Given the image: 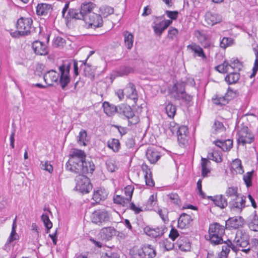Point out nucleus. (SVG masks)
I'll return each instance as SVG.
<instances>
[{"label":"nucleus","mask_w":258,"mask_h":258,"mask_svg":"<svg viewBox=\"0 0 258 258\" xmlns=\"http://www.w3.org/2000/svg\"><path fill=\"white\" fill-rule=\"evenodd\" d=\"M225 226L218 223L211 224L209 228V241L213 245L222 244L224 240L222 238L225 234Z\"/></svg>","instance_id":"obj_1"},{"label":"nucleus","mask_w":258,"mask_h":258,"mask_svg":"<svg viewBox=\"0 0 258 258\" xmlns=\"http://www.w3.org/2000/svg\"><path fill=\"white\" fill-rule=\"evenodd\" d=\"M171 96L176 100H181L186 104L192 103V96L185 91V85L182 83H175L170 90Z\"/></svg>","instance_id":"obj_2"},{"label":"nucleus","mask_w":258,"mask_h":258,"mask_svg":"<svg viewBox=\"0 0 258 258\" xmlns=\"http://www.w3.org/2000/svg\"><path fill=\"white\" fill-rule=\"evenodd\" d=\"M33 21L30 18L21 17L17 21V31L11 34L13 37L27 36L31 34Z\"/></svg>","instance_id":"obj_3"},{"label":"nucleus","mask_w":258,"mask_h":258,"mask_svg":"<svg viewBox=\"0 0 258 258\" xmlns=\"http://www.w3.org/2000/svg\"><path fill=\"white\" fill-rule=\"evenodd\" d=\"M249 239V235L246 232L243 230H238L236 231L233 243L236 246L237 250H240L238 248L240 247L242 248L240 250L248 253L250 250Z\"/></svg>","instance_id":"obj_4"},{"label":"nucleus","mask_w":258,"mask_h":258,"mask_svg":"<svg viewBox=\"0 0 258 258\" xmlns=\"http://www.w3.org/2000/svg\"><path fill=\"white\" fill-rule=\"evenodd\" d=\"M118 113L128 119V125L136 124L140 121L139 116L135 115L131 107L126 104H122L119 105Z\"/></svg>","instance_id":"obj_5"},{"label":"nucleus","mask_w":258,"mask_h":258,"mask_svg":"<svg viewBox=\"0 0 258 258\" xmlns=\"http://www.w3.org/2000/svg\"><path fill=\"white\" fill-rule=\"evenodd\" d=\"M111 215L105 210H97L94 211L91 216L92 222L99 226L110 221Z\"/></svg>","instance_id":"obj_6"},{"label":"nucleus","mask_w":258,"mask_h":258,"mask_svg":"<svg viewBox=\"0 0 258 258\" xmlns=\"http://www.w3.org/2000/svg\"><path fill=\"white\" fill-rule=\"evenodd\" d=\"M77 190L82 193H88L92 189V186L89 178L84 175H78L76 177Z\"/></svg>","instance_id":"obj_7"},{"label":"nucleus","mask_w":258,"mask_h":258,"mask_svg":"<svg viewBox=\"0 0 258 258\" xmlns=\"http://www.w3.org/2000/svg\"><path fill=\"white\" fill-rule=\"evenodd\" d=\"M84 21L88 25V28L95 29L101 27L103 25V20L101 16L95 13H90V15L86 16Z\"/></svg>","instance_id":"obj_8"},{"label":"nucleus","mask_w":258,"mask_h":258,"mask_svg":"<svg viewBox=\"0 0 258 258\" xmlns=\"http://www.w3.org/2000/svg\"><path fill=\"white\" fill-rule=\"evenodd\" d=\"M237 136L238 144H241L243 146L246 144H250L253 141V136L246 126H243L241 127L238 132Z\"/></svg>","instance_id":"obj_9"},{"label":"nucleus","mask_w":258,"mask_h":258,"mask_svg":"<svg viewBox=\"0 0 258 258\" xmlns=\"http://www.w3.org/2000/svg\"><path fill=\"white\" fill-rule=\"evenodd\" d=\"M246 197L240 195L232 200H229L228 203L229 208L231 211L237 213H240L246 206Z\"/></svg>","instance_id":"obj_10"},{"label":"nucleus","mask_w":258,"mask_h":258,"mask_svg":"<svg viewBox=\"0 0 258 258\" xmlns=\"http://www.w3.org/2000/svg\"><path fill=\"white\" fill-rule=\"evenodd\" d=\"M84 161L69 160L66 164V168L68 170L78 174L83 175V172L87 171L86 168H83Z\"/></svg>","instance_id":"obj_11"},{"label":"nucleus","mask_w":258,"mask_h":258,"mask_svg":"<svg viewBox=\"0 0 258 258\" xmlns=\"http://www.w3.org/2000/svg\"><path fill=\"white\" fill-rule=\"evenodd\" d=\"M117 230L112 226L103 227L101 229L98 233V237L105 241H109L112 238L115 236L117 233Z\"/></svg>","instance_id":"obj_12"},{"label":"nucleus","mask_w":258,"mask_h":258,"mask_svg":"<svg viewBox=\"0 0 258 258\" xmlns=\"http://www.w3.org/2000/svg\"><path fill=\"white\" fill-rule=\"evenodd\" d=\"M167 231L164 226H158L156 228H152L146 226L144 228L145 232L149 236L156 238L162 236Z\"/></svg>","instance_id":"obj_13"},{"label":"nucleus","mask_w":258,"mask_h":258,"mask_svg":"<svg viewBox=\"0 0 258 258\" xmlns=\"http://www.w3.org/2000/svg\"><path fill=\"white\" fill-rule=\"evenodd\" d=\"M188 128L184 125L179 126L176 135L181 146H184L187 142Z\"/></svg>","instance_id":"obj_14"},{"label":"nucleus","mask_w":258,"mask_h":258,"mask_svg":"<svg viewBox=\"0 0 258 258\" xmlns=\"http://www.w3.org/2000/svg\"><path fill=\"white\" fill-rule=\"evenodd\" d=\"M243 224V219L240 217H233L228 219L225 222V227L229 229H236L241 227Z\"/></svg>","instance_id":"obj_15"},{"label":"nucleus","mask_w":258,"mask_h":258,"mask_svg":"<svg viewBox=\"0 0 258 258\" xmlns=\"http://www.w3.org/2000/svg\"><path fill=\"white\" fill-rule=\"evenodd\" d=\"M170 20H165L159 22L154 23L153 29L155 33L160 36L164 31L172 23Z\"/></svg>","instance_id":"obj_16"},{"label":"nucleus","mask_w":258,"mask_h":258,"mask_svg":"<svg viewBox=\"0 0 258 258\" xmlns=\"http://www.w3.org/2000/svg\"><path fill=\"white\" fill-rule=\"evenodd\" d=\"M32 48L34 52L38 55H45L48 52L46 44L40 41H34L32 43Z\"/></svg>","instance_id":"obj_17"},{"label":"nucleus","mask_w":258,"mask_h":258,"mask_svg":"<svg viewBox=\"0 0 258 258\" xmlns=\"http://www.w3.org/2000/svg\"><path fill=\"white\" fill-rule=\"evenodd\" d=\"M192 221L191 216L186 213H182L178 220V227L180 229L188 228Z\"/></svg>","instance_id":"obj_18"},{"label":"nucleus","mask_w":258,"mask_h":258,"mask_svg":"<svg viewBox=\"0 0 258 258\" xmlns=\"http://www.w3.org/2000/svg\"><path fill=\"white\" fill-rule=\"evenodd\" d=\"M223 243H224V245L222 246L219 258H227V255L229 252L230 249L235 252L237 251L236 246H235V244H233L231 240L228 239L227 241H224Z\"/></svg>","instance_id":"obj_19"},{"label":"nucleus","mask_w":258,"mask_h":258,"mask_svg":"<svg viewBox=\"0 0 258 258\" xmlns=\"http://www.w3.org/2000/svg\"><path fill=\"white\" fill-rule=\"evenodd\" d=\"M205 21L207 24L211 26H214L219 23L222 21V17L218 14L208 12L206 13Z\"/></svg>","instance_id":"obj_20"},{"label":"nucleus","mask_w":258,"mask_h":258,"mask_svg":"<svg viewBox=\"0 0 258 258\" xmlns=\"http://www.w3.org/2000/svg\"><path fill=\"white\" fill-rule=\"evenodd\" d=\"M59 78V74L53 70L48 71L43 76L45 82L48 86H52L53 83L57 82Z\"/></svg>","instance_id":"obj_21"},{"label":"nucleus","mask_w":258,"mask_h":258,"mask_svg":"<svg viewBox=\"0 0 258 258\" xmlns=\"http://www.w3.org/2000/svg\"><path fill=\"white\" fill-rule=\"evenodd\" d=\"M147 159L151 164L156 163L160 158V153L155 148H148L146 154Z\"/></svg>","instance_id":"obj_22"},{"label":"nucleus","mask_w":258,"mask_h":258,"mask_svg":"<svg viewBox=\"0 0 258 258\" xmlns=\"http://www.w3.org/2000/svg\"><path fill=\"white\" fill-rule=\"evenodd\" d=\"M209 199L213 201L214 204L221 209H224L228 205L227 200L223 195H217L209 197Z\"/></svg>","instance_id":"obj_23"},{"label":"nucleus","mask_w":258,"mask_h":258,"mask_svg":"<svg viewBox=\"0 0 258 258\" xmlns=\"http://www.w3.org/2000/svg\"><path fill=\"white\" fill-rule=\"evenodd\" d=\"M126 96L134 100L136 103L138 99L137 91L135 85L132 83H129L126 87Z\"/></svg>","instance_id":"obj_24"},{"label":"nucleus","mask_w":258,"mask_h":258,"mask_svg":"<svg viewBox=\"0 0 258 258\" xmlns=\"http://www.w3.org/2000/svg\"><path fill=\"white\" fill-rule=\"evenodd\" d=\"M52 6L50 4H39L36 7V13L39 16H45L51 12Z\"/></svg>","instance_id":"obj_25"},{"label":"nucleus","mask_w":258,"mask_h":258,"mask_svg":"<svg viewBox=\"0 0 258 258\" xmlns=\"http://www.w3.org/2000/svg\"><path fill=\"white\" fill-rule=\"evenodd\" d=\"M72 19L84 20L83 15L81 11L79 12L78 10L74 9H69L65 17V19L67 22L70 21Z\"/></svg>","instance_id":"obj_26"},{"label":"nucleus","mask_w":258,"mask_h":258,"mask_svg":"<svg viewBox=\"0 0 258 258\" xmlns=\"http://www.w3.org/2000/svg\"><path fill=\"white\" fill-rule=\"evenodd\" d=\"M95 5L92 2H84L82 4L80 8V11L83 15L84 19L86 16L90 15V13H93L92 11L95 8Z\"/></svg>","instance_id":"obj_27"},{"label":"nucleus","mask_w":258,"mask_h":258,"mask_svg":"<svg viewBox=\"0 0 258 258\" xmlns=\"http://www.w3.org/2000/svg\"><path fill=\"white\" fill-rule=\"evenodd\" d=\"M102 107L104 113L108 116H112L116 112L118 113V106H116L113 104H110L109 102L105 101L103 103Z\"/></svg>","instance_id":"obj_28"},{"label":"nucleus","mask_w":258,"mask_h":258,"mask_svg":"<svg viewBox=\"0 0 258 258\" xmlns=\"http://www.w3.org/2000/svg\"><path fill=\"white\" fill-rule=\"evenodd\" d=\"M187 47L188 49L191 50L195 53L196 55L195 56L201 57L203 59H206L207 58L206 55H205L202 48L196 43H192L188 45Z\"/></svg>","instance_id":"obj_29"},{"label":"nucleus","mask_w":258,"mask_h":258,"mask_svg":"<svg viewBox=\"0 0 258 258\" xmlns=\"http://www.w3.org/2000/svg\"><path fill=\"white\" fill-rule=\"evenodd\" d=\"M71 158L69 160L73 161H85L86 159V154L84 151L79 149H74L71 155Z\"/></svg>","instance_id":"obj_30"},{"label":"nucleus","mask_w":258,"mask_h":258,"mask_svg":"<svg viewBox=\"0 0 258 258\" xmlns=\"http://www.w3.org/2000/svg\"><path fill=\"white\" fill-rule=\"evenodd\" d=\"M216 146L220 147L223 151H229L233 146V141L231 140H226L224 141L217 140L215 142Z\"/></svg>","instance_id":"obj_31"},{"label":"nucleus","mask_w":258,"mask_h":258,"mask_svg":"<svg viewBox=\"0 0 258 258\" xmlns=\"http://www.w3.org/2000/svg\"><path fill=\"white\" fill-rule=\"evenodd\" d=\"M249 228L253 231H258V216L255 214L249 217L248 221Z\"/></svg>","instance_id":"obj_32"},{"label":"nucleus","mask_w":258,"mask_h":258,"mask_svg":"<svg viewBox=\"0 0 258 258\" xmlns=\"http://www.w3.org/2000/svg\"><path fill=\"white\" fill-rule=\"evenodd\" d=\"M87 59V58L85 60V62H83L85 65V68L84 69V74L86 77L93 80L95 77V69L91 66L86 63Z\"/></svg>","instance_id":"obj_33"},{"label":"nucleus","mask_w":258,"mask_h":258,"mask_svg":"<svg viewBox=\"0 0 258 258\" xmlns=\"http://www.w3.org/2000/svg\"><path fill=\"white\" fill-rule=\"evenodd\" d=\"M226 196L232 200L241 195L238 193V188L236 186H231L227 188L225 192Z\"/></svg>","instance_id":"obj_34"},{"label":"nucleus","mask_w":258,"mask_h":258,"mask_svg":"<svg viewBox=\"0 0 258 258\" xmlns=\"http://www.w3.org/2000/svg\"><path fill=\"white\" fill-rule=\"evenodd\" d=\"M124 41L125 46L128 49H131L133 45L134 35L128 31H125L123 33Z\"/></svg>","instance_id":"obj_35"},{"label":"nucleus","mask_w":258,"mask_h":258,"mask_svg":"<svg viewBox=\"0 0 258 258\" xmlns=\"http://www.w3.org/2000/svg\"><path fill=\"white\" fill-rule=\"evenodd\" d=\"M142 249L145 253V257L147 258H154L156 255V252L153 246L148 244L144 245Z\"/></svg>","instance_id":"obj_36"},{"label":"nucleus","mask_w":258,"mask_h":258,"mask_svg":"<svg viewBox=\"0 0 258 258\" xmlns=\"http://www.w3.org/2000/svg\"><path fill=\"white\" fill-rule=\"evenodd\" d=\"M107 195L104 190L98 189L94 192L93 199L96 203H99L101 201L104 200L107 198Z\"/></svg>","instance_id":"obj_37"},{"label":"nucleus","mask_w":258,"mask_h":258,"mask_svg":"<svg viewBox=\"0 0 258 258\" xmlns=\"http://www.w3.org/2000/svg\"><path fill=\"white\" fill-rule=\"evenodd\" d=\"M240 74L238 73H230L225 78V81L228 84H235L239 79Z\"/></svg>","instance_id":"obj_38"},{"label":"nucleus","mask_w":258,"mask_h":258,"mask_svg":"<svg viewBox=\"0 0 258 258\" xmlns=\"http://www.w3.org/2000/svg\"><path fill=\"white\" fill-rule=\"evenodd\" d=\"M119 255L115 249L108 247L103 252L101 258H119Z\"/></svg>","instance_id":"obj_39"},{"label":"nucleus","mask_w":258,"mask_h":258,"mask_svg":"<svg viewBox=\"0 0 258 258\" xmlns=\"http://www.w3.org/2000/svg\"><path fill=\"white\" fill-rule=\"evenodd\" d=\"M61 75L59 76V84L63 90H66V88L69 83L70 82L71 79L69 75L64 74V73H60Z\"/></svg>","instance_id":"obj_40"},{"label":"nucleus","mask_w":258,"mask_h":258,"mask_svg":"<svg viewBox=\"0 0 258 258\" xmlns=\"http://www.w3.org/2000/svg\"><path fill=\"white\" fill-rule=\"evenodd\" d=\"M108 148L112 149L113 152H117L120 148V144L118 139H112L107 142Z\"/></svg>","instance_id":"obj_41"},{"label":"nucleus","mask_w":258,"mask_h":258,"mask_svg":"<svg viewBox=\"0 0 258 258\" xmlns=\"http://www.w3.org/2000/svg\"><path fill=\"white\" fill-rule=\"evenodd\" d=\"M212 100L215 104L219 106L225 105L229 102V99L225 97V96H219L216 95Z\"/></svg>","instance_id":"obj_42"},{"label":"nucleus","mask_w":258,"mask_h":258,"mask_svg":"<svg viewBox=\"0 0 258 258\" xmlns=\"http://www.w3.org/2000/svg\"><path fill=\"white\" fill-rule=\"evenodd\" d=\"M78 142L80 145L86 146V142H87V132L84 130H81L78 137Z\"/></svg>","instance_id":"obj_43"},{"label":"nucleus","mask_w":258,"mask_h":258,"mask_svg":"<svg viewBox=\"0 0 258 258\" xmlns=\"http://www.w3.org/2000/svg\"><path fill=\"white\" fill-rule=\"evenodd\" d=\"M166 112L170 118H173L174 116L176 111V106L171 103H168L165 106Z\"/></svg>","instance_id":"obj_44"},{"label":"nucleus","mask_w":258,"mask_h":258,"mask_svg":"<svg viewBox=\"0 0 258 258\" xmlns=\"http://www.w3.org/2000/svg\"><path fill=\"white\" fill-rule=\"evenodd\" d=\"M113 201L114 203L122 205L123 207H128L129 201L125 198L119 195H116L114 197Z\"/></svg>","instance_id":"obj_45"},{"label":"nucleus","mask_w":258,"mask_h":258,"mask_svg":"<svg viewBox=\"0 0 258 258\" xmlns=\"http://www.w3.org/2000/svg\"><path fill=\"white\" fill-rule=\"evenodd\" d=\"M208 158L210 160H213L217 163H220L222 161V155L218 151H214L213 152L209 153Z\"/></svg>","instance_id":"obj_46"},{"label":"nucleus","mask_w":258,"mask_h":258,"mask_svg":"<svg viewBox=\"0 0 258 258\" xmlns=\"http://www.w3.org/2000/svg\"><path fill=\"white\" fill-rule=\"evenodd\" d=\"M134 70L133 68L130 67L123 66L121 67L119 70L117 71L118 76H123L127 75L128 74L133 72Z\"/></svg>","instance_id":"obj_47"},{"label":"nucleus","mask_w":258,"mask_h":258,"mask_svg":"<svg viewBox=\"0 0 258 258\" xmlns=\"http://www.w3.org/2000/svg\"><path fill=\"white\" fill-rule=\"evenodd\" d=\"M167 196L170 199V202L172 203L178 205V206L181 205V200L177 194L172 192L167 195Z\"/></svg>","instance_id":"obj_48"},{"label":"nucleus","mask_w":258,"mask_h":258,"mask_svg":"<svg viewBox=\"0 0 258 258\" xmlns=\"http://www.w3.org/2000/svg\"><path fill=\"white\" fill-rule=\"evenodd\" d=\"M179 248L182 251H189L190 249V244L189 241H187V239H185V241H183V239L181 238L178 240Z\"/></svg>","instance_id":"obj_49"},{"label":"nucleus","mask_w":258,"mask_h":258,"mask_svg":"<svg viewBox=\"0 0 258 258\" xmlns=\"http://www.w3.org/2000/svg\"><path fill=\"white\" fill-rule=\"evenodd\" d=\"M179 248L182 251H189L190 249V244L189 241H187V239H185V241H183V239L181 238L178 240Z\"/></svg>","instance_id":"obj_50"},{"label":"nucleus","mask_w":258,"mask_h":258,"mask_svg":"<svg viewBox=\"0 0 258 258\" xmlns=\"http://www.w3.org/2000/svg\"><path fill=\"white\" fill-rule=\"evenodd\" d=\"M41 220L47 229V233H48V230L52 227V223L50 221L48 215L47 214H43L41 216Z\"/></svg>","instance_id":"obj_51"},{"label":"nucleus","mask_w":258,"mask_h":258,"mask_svg":"<svg viewBox=\"0 0 258 258\" xmlns=\"http://www.w3.org/2000/svg\"><path fill=\"white\" fill-rule=\"evenodd\" d=\"M83 168H86L87 169V171L83 172V175L84 174L91 173H92L93 171L95 170V165L93 162L91 161H84V165H83Z\"/></svg>","instance_id":"obj_52"},{"label":"nucleus","mask_w":258,"mask_h":258,"mask_svg":"<svg viewBox=\"0 0 258 258\" xmlns=\"http://www.w3.org/2000/svg\"><path fill=\"white\" fill-rule=\"evenodd\" d=\"M216 70L221 73H226L229 71V63L225 61L222 64L215 67Z\"/></svg>","instance_id":"obj_53"},{"label":"nucleus","mask_w":258,"mask_h":258,"mask_svg":"<svg viewBox=\"0 0 258 258\" xmlns=\"http://www.w3.org/2000/svg\"><path fill=\"white\" fill-rule=\"evenodd\" d=\"M233 43V39L230 37H223L221 40L220 46L222 48H226V47L231 45Z\"/></svg>","instance_id":"obj_54"},{"label":"nucleus","mask_w":258,"mask_h":258,"mask_svg":"<svg viewBox=\"0 0 258 258\" xmlns=\"http://www.w3.org/2000/svg\"><path fill=\"white\" fill-rule=\"evenodd\" d=\"M134 187L132 185H128L126 186L124 189V194L126 197L125 198L130 202L132 200Z\"/></svg>","instance_id":"obj_55"},{"label":"nucleus","mask_w":258,"mask_h":258,"mask_svg":"<svg viewBox=\"0 0 258 258\" xmlns=\"http://www.w3.org/2000/svg\"><path fill=\"white\" fill-rule=\"evenodd\" d=\"M106 166L108 171L110 172H113L117 169L115 161L111 159H109L106 161Z\"/></svg>","instance_id":"obj_56"},{"label":"nucleus","mask_w":258,"mask_h":258,"mask_svg":"<svg viewBox=\"0 0 258 258\" xmlns=\"http://www.w3.org/2000/svg\"><path fill=\"white\" fill-rule=\"evenodd\" d=\"M252 174V172H248L243 175V180L247 187H249L252 185L251 179Z\"/></svg>","instance_id":"obj_57"},{"label":"nucleus","mask_w":258,"mask_h":258,"mask_svg":"<svg viewBox=\"0 0 258 258\" xmlns=\"http://www.w3.org/2000/svg\"><path fill=\"white\" fill-rule=\"evenodd\" d=\"M41 169L48 171L49 173H51L53 172V169L52 165L48 161H45L41 162L40 164Z\"/></svg>","instance_id":"obj_58"},{"label":"nucleus","mask_w":258,"mask_h":258,"mask_svg":"<svg viewBox=\"0 0 258 258\" xmlns=\"http://www.w3.org/2000/svg\"><path fill=\"white\" fill-rule=\"evenodd\" d=\"M178 31L177 29L171 27L168 32V38L171 40H174L177 38Z\"/></svg>","instance_id":"obj_59"},{"label":"nucleus","mask_w":258,"mask_h":258,"mask_svg":"<svg viewBox=\"0 0 258 258\" xmlns=\"http://www.w3.org/2000/svg\"><path fill=\"white\" fill-rule=\"evenodd\" d=\"M213 127L216 133L223 132L225 130V127L222 122L218 120H216L215 121Z\"/></svg>","instance_id":"obj_60"},{"label":"nucleus","mask_w":258,"mask_h":258,"mask_svg":"<svg viewBox=\"0 0 258 258\" xmlns=\"http://www.w3.org/2000/svg\"><path fill=\"white\" fill-rule=\"evenodd\" d=\"M71 64L68 63L67 64H63L59 67V70L60 73H64V74L69 75L70 70L71 69Z\"/></svg>","instance_id":"obj_61"},{"label":"nucleus","mask_w":258,"mask_h":258,"mask_svg":"<svg viewBox=\"0 0 258 258\" xmlns=\"http://www.w3.org/2000/svg\"><path fill=\"white\" fill-rule=\"evenodd\" d=\"M144 178L147 185L151 187L154 186L155 183L152 178V174L149 175H145Z\"/></svg>","instance_id":"obj_62"},{"label":"nucleus","mask_w":258,"mask_h":258,"mask_svg":"<svg viewBox=\"0 0 258 258\" xmlns=\"http://www.w3.org/2000/svg\"><path fill=\"white\" fill-rule=\"evenodd\" d=\"M225 97L229 99V101L232 99L233 98L236 97V93L231 88L228 87L227 92L225 93Z\"/></svg>","instance_id":"obj_63"},{"label":"nucleus","mask_w":258,"mask_h":258,"mask_svg":"<svg viewBox=\"0 0 258 258\" xmlns=\"http://www.w3.org/2000/svg\"><path fill=\"white\" fill-rule=\"evenodd\" d=\"M133 258H147L145 257V253L142 249H138L133 254Z\"/></svg>","instance_id":"obj_64"}]
</instances>
